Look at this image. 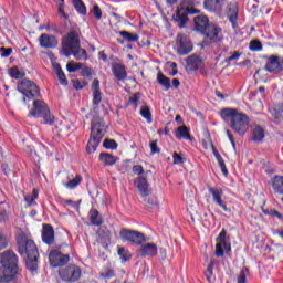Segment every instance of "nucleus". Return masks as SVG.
<instances>
[{
  "label": "nucleus",
  "instance_id": "60",
  "mask_svg": "<svg viewBox=\"0 0 283 283\" xmlns=\"http://www.w3.org/2000/svg\"><path fill=\"white\" fill-rule=\"evenodd\" d=\"M170 85H171V88H172V90H178V88L180 87V80H178V78H172Z\"/></svg>",
  "mask_w": 283,
  "mask_h": 283
},
{
  "label": "nucleus",
  "instance_id": "36",
  "mask_svg": "<svg viewBox=\"0 0 283 283\" xmlns=\"http://www.w3.org/2000/svg\"><path fill=\"white\" fill-rule=\"evenodd\" d=\"M217 262L216 260H211L210 263L208 264V268L205 272V275H206V280L208 282H212L213 281V269L216 266Z\"/></svg>",
  "mask_w": 283,
  "mask_h": 283
},
{
  "label": "nucleus",
  "instance_id": "32",
  "mask_svg": "<svg viewBox=\"0 0 283 283\" xmlns=\"http://www.w3.org/2000/svg\"><path fill=\"white\" fill-rule=\"evenodd\" d=\"M119 36H123L124 41H127V43H136L138 39H140V35L138 33H132L129 31H118Z\"/></svg>",
  "mask_w": 283,
  "mask_h": 283
},
{
  "label": "nucleus",
  "instance_id": "6",
  "mask_svg": "<svg viewBox=\"0 0 283 283\" xmlns=\"http://www.w3.org/2000/svg\"><path fill=\"white\" fill-rule=\"evenodd\" d=\"M107 129L109 126L105 125V119L99 115H94L91 119V135L88 143L86 145L87 154H94L96 149H98V145L103 138H105V134H107Z\"/></svg>",
  "mask_w": 283,
  "mask_h": 283
},
{
  "label": "nucleus",
  "instance_id": "64",
  "mask_svg": "<svg viewBox=\"0 0 283 283\" xmlns=\"http://www.w3.org/2000/svg\"><path fill=\"white\" fill-rule=\"evenodd\" d=\"M38 198H39V189L34 188V189L32 190L31 200L36 201Z\"/></svg>",
  "mask_w": 283,
  "mask_h": 283
},
{
  "label": "nucleus",
  "instance_id": "44",
  "mask_svg": "<svg viewBox=\"0 0 283 283\" xmlns=\"http://www.w3.org/2000/svg\"><path fill=\"white\" fill-rule=\"evenodd\" d=\"M57 14H59L60 19H65V21H67V19H70V14L65 13V3H60L57 6Z\"/></svg>",
  "mask_w": 283,
  "mask_h": 283
},
{
  "label": "nucleus",
  "instance_id": "41",
  "mask_svg": "<svg viewBox=\"0 0 283 283\" xmlns=\"http://www.w3.org/2000/svg\"><path fill=\"white\" fill-rule=\"evenodd\" d=\"M92 14L96 21H101L103 19V10L98 4H93Z\"/></svg>",
  "mask_w": 283,
  "mask_h": 283
},
{
  "label": "nucleus",
  "instance_id": "45",
  "mask_svg": "<svg viewBox=\"0 0 283 283\" xmlns=\"http://www.w3.org/2000/svg\"><path fill=\"white\" fill-rule=\"evenodd\" d=\"M150 155L154 156L156 154H160V148L158 147V140H151L149 143Z\"/></svg>",
  "mask_w": 283,
  "mask_h": 283
},
{
  "label": "nucleus",
  "instance_id": "38",
  "mask_svg": "<svg viewBox=\"0 0 283 283\" xmlns=\"http://www.w3.org/2000/svg\"><path fill=\"white\" fill-rule=\"evenodd\" d=\"M103 148L114 151V149H118V143L112 138H105L103 142Z\"/></svg>",
  "mask_w": 283,
  "mask_h": 283
},
{
  "label": "nucleus",
  "instance_id": "23",
  "mask_svg": "<svg viewBox=\"0 0 283 283\" xmlns=\"http://www.w3.org/2000/svg\"><path fill=\"white\" fill-rule=\"evenodd\" d=\"M272 189L274 193H277L279 196H283V176L275 175L272 179Z\"/></svg>",
  "mask_w": 283,
  "mask_h": 283
},
{
  "label": "nucleus",
  "instance_id": "25",
  "mask_svg": "<svg viewBox=\"0 0 283 283\" xmlns=\"http://www.w3.org/2000/svg\"><path fill=\"white\" fill-rule=\"evenodd\" d=\"M157 83L164 87L165 92L171 90V78L167 77L163 72L157 73Z\"/></svg>",
  "mask_w": 283,
  "mask_h": 283
},
{
  "label": "nucleus",
  "instance_id": "9",
  "mask_svg": "<svg viewBox=\"0 0 283 283\" xmlns=\"http://www.w3.org/2000/svg\"><path fill=\"white\" fill-rule=\"evenodd\" d=\"M59 275L62 280V282L66 283H75L81 280V275H83V271L78 268L76 264H70L65 268H63Z\"/></svg>",
  "mask_w": 283,
  "mask_h": 283
},
{
  "label": "nucleus",
  "instance_id": "7",
  "mask_svg": "<svg viewBox=\"0 0 283 283\" xmlns=\"http://www.w3.org/2000/svg\"><path fill=\"white\" fill-rule=\"evenodd\" d=\"M196 6H198V1L196 0L180 1L172 15V20L175 23H177L180 30L187 28V23H189V17H193V14H200V9H197Z\"/></svg>",
  "mask_w": 283,
  "mask_h": 283
},
{
  "label": "nucleus",
  "instance_id": "15",
  "mask_svg": "<svg viewBox=\"0 0 283 283\" xmlns=\"http://www.w3.org/2000/svg\"><path fill=\"white\" fill-rule=\"evenodd\" d=\"M39 40L40 46L45 48V50H54V48L59 45V40H56V36L48 33L41 34Z\"/></svg>",
  "mask_w": 283,
  "mask_h": 283
},
{
  "label": "nucleus",
  "instance_id": "33",
  "mask_svg": "<svg viewBox=\"0 0 283 283\" xmlns=\"http://www.w3.org/2000/svg\"><path fill=\"white\" fill-rule=\"evenodd\" d=\"M208 191H209V193L212 195L213 202H216L217 205L222 202V196L224 195L222 189H218L214 187H208Z\"/></svg>",
  "mask_w": 283,
  "mask_h": 283
},
{
  "label": "nucleus",
  "instance_id": "1",
  "mask_svg": "<svg viewBox=\"0 0 283 283\" xmlns=\"http://www.w3.org/2000/svg\"><path fill=\"white\" fill-rule=\"evenodd\" d=\"M17 90L22 94L21 102L30 109V102H32V108L28 113V118H43V125H54L55 117L50 111V106L41 94V87L36 85L32 80L23 78L18 82Z\"/></svg>",
  "mask_w": 283,
  "mask_h": 283
},
{
  "label": "nucleus",
  "instance_id": "30",
  "mask_svg": "<svg viewBox=\"0 0 283 283\" xmlns=\"http://www.w3.org/2000/svg\"><path fill=\"white\" fill-rule=\"evenodd\" d=\"M140 98H143V93L136 92L130 96L126 103V107H134L135 111L138 109V104L140 103Z\"/></svg>",
  "mask_w": 283,
  "mask_h": 283
},
{
  "label": "nucleus",
  "instance_id": "18",
  "mask_svg": "<svg viewBox=\"0 0 283 283\" xmlns=\"http://www.w3.org/2000/svg\"><path fill=\"white\" fill-rule=\"evenodd\" d=\"M112 73H113V76H115V78L117 81L123 82L127 78V67L125 66V64L113 63L112 64Z\"/></svg>",
  "mask_w": 283,
  "mask_h": 283
},
{
  "label": "nucleus",
  "instance_id": "22",
  "mask_svg": "<svg viewBox=\"0 0 283 283\" xmlns=\"http://www.w3.org/2000/svg\"><path fill=\"white\" fill-rule=\"evenodd\" d=\"M117 160H120V158L107 151H103L99 154V161L103 163L104 167H114Z\"/></svg>",
  "mask_w": 283,
  "mask_h": 283
},
{
  "label": "nucleus",
  "instance_id": "52",
  "mask_svg": "<svg viewBox=\"0 0 283 283\" xmlns=\"http://www.w3.org/2000/svg\"><path fill=\"white\" fill-rule=\"evenodd\" d=\"M56 76L61 85H63L64 87L69 85L67 76L65 75V72L62 71V73H57Z\"/></svg>",
  "mask_w": 283,
  "mask_h": 283
},
{
  "label": "nucleus",
  "instance_id": "62",
  "mask_svg": "<svg viewBox=\"0 0 283 283\" xmlns=\"http://www.w3.org/2000/svg\"><path fill=\"white\" fill-rule=\"evenodd\" d=\"M221 209H223V211H226V213H231V208L227 207V203H224L223 201H221L220 203H217Z\"/></svg>",
  "mask_w": 283,
  "mask_h": 283
},
{
  "label": "nucleus",
  "instance_id": "34",
  "mask_svg": "<svg viewBox=\"0 0 283 283\" xmlns=\"http://www.w3.org/2000/svg\"><path fill=\"white\" fill-rule=\"evenodd\" d=\"M83 67V63L75 62V61H69L66 64V71L69 74H74V72H78Z\"/></svg>",
  "mask_w": 283,
  "mask_h": 283
},
{
  "label": "nucleus",
  "instance_id": "46",
  "mask_svg": "<svg viewBox=\"0 0 283 283\" xmlns=\"http://www.w3.org/2000/svg\"><path fill=\"white\" fill-rule=\"evenodd\" d=\"M69 205V207H72V209H75V211H78V209H81V200L80 201H74L72 199H66L64 200V207Z\"/></svg>",
  "mask_w": 283,
  "mask_h": 283
},
{
  "label": "nucleus",
  "instance_id": "55",
  "mask_svg": "<svg viewBox=\"0 0 283 283\" xmlns=\"http://www.w3.org/2000/svg\"><path fill=\"white\" fill-rule=\"evenodd\" d=\"M228 140H230L233 150L235 151L238 149V147L235 146V137L231 134V130H226Z\"/></svg>",
  "mask_w": 283,
  "mask_h": 283
},
{
  "label": "nucleus",
  "instance_id": "11",
  "mask_svg": "<svg viewBox=\"0 0 283 283\" xmlns=\"http://www.w3.org/2000/svg\"><path fill=\"white\" fill-rule=\"evenodd\" d=\"M70 262V254H62L59 250H51L49 253V264L52 269L65 266Z\"/></svg>",
  "mask_w": 283,
  "mask_h": 283
},
{
  "label": "nucleus",
  "instance_id": "8",
  "mask_svg": "<svg viewBox=\"0 0 283 283\" xmlns=\"http://www.w3.org/2000/svg\"><path fill=\"white\" fill-rule=\"evenodd\" d=\"M217 244L214 250L216 258H224V251L231 252V237L227 235V229H222L217 237Z\"/></svg>",
  "mask_w": 283,
  "mask_h": 283
},
{
  "label": "nucleus",
  "instance_id": "19",
  "mask_svg": "<svg viewBox=\"0 0 283 283\" xmlns=\"http://www.w3.org/2000/svg\"><path fill=\"white\" fill-rule=\"evenodd\" d=\"M202 57H200L198 54L189 55L186 59V65L189 67L190 72H198V70L202 67Z\"/></svg>",
  "mask_w": 283,
  "mask_h": 283
},
{
  "label": "nucleus",
  "instance_id": "28",
  "mask_svg": "<svg viewBox=\"0 0 283 283\" xmlns=\"http://www.w3.org/2000/svg\"><path fill=\"white\" fill-rule=\"evenodd\" d=\"M238 14H240V8L238 7V3H230L227 9L228 21L238 19Z\"/></svg>",
  "mask_w": 283,
  "mask_h": 283
},
{
  "label": "nucleus",
  "instance_id": "14",
  "mask_svg": "<svg viewBox=\"0 0 283 283\" xmlns=\"http://www.w3.org/2000/svg\"><path fill=\"white\" fill-rule=\"evenodd\" d=\"M134 186L139 191L140 198L147 199L151 196V188H149V181L147 176H139L134 180Z\"/></svg>",
  "mask_w": 283,
  "mask_h": 283
},
{
  "label": "nucleus",
  "instance_id": "13",
  "mask_svg": "<svg viewBox=\"0 0 283 283\" xmlns=\"http://www.w3.org/2000/svg\"><path fill=\"white\" fill-rule=\"evenodd\" d=\"M264 59L268 60L264 66L265 72H269L270 74H280V72H283L282 62H280L279 55H266Z\"/></svg>",
  "mask_w": 283,
  "mask_h": 283
},
{
  "label": "nucleus",
  "instance_id": "16",
  "mask_svg": "<svg viewBox=\"0 0 283 283\" xmlns=\"http://www.w3.org/2000/svg\"><path fill=\"white\" fill-rule=\"evenodd\" d=\"M25 268L31 275H39V252L33 256H25Z\"/></svg>",
  "mask_w": 283,
  "mask_h": 283
},
{
  "label": "nucleus",
  "instance_id": "10",
  "mask_svg": "<svg viewBox=\"0 0 283 283\" xmlns=\"http://www.w3.org/2000/svg\"><path fill=\"white\" fill-rule=\"evenodd\" d=\"M18 242V253L20 255H25V258H32L39 253V248H36V243H34L30 239L19 238Z\"/></svg>",
  "mask_w": 283,
  "mask_h": 283
},
{
  "label": "nucleus",
  "instance_id": "21",
  "mask_svg": "<svg viewBox=\"0 0 283 283\" xmlns=\"http://www.w3.org/2000/svg\"><path fill=\"white\" fill-rule=\"evenodd\" d=\"M91 90L93 92V105H101V101H103V95L101 93V81L95 78L92 83Z\"/></svg>",
  "mask_w": 283,
  "mask_h": 283
},
{
  "label": "nucleus",
  "instance_id": "50",
  "mask_svg": "<svg viewBox=\"0 0 283 283\" xmlns=\"http://www.w3.org/2000/svg\"><path fill=\"white\" fill-rule=\"evenodd\" d=\"M10 54H12V48H4V46L0 48V55L2 59H8Z\"/></svg>",
  "mask_w": 283,
  "mask_h": 283
},
{
  "label": "nucleus",
  "instance_id": "54",
  "mask_svg": "<svg viewBox=\"0 0 283 283\" xmlns=\"http://www.w3.org/2000/svg\"><path fill=\"white\" fill-rule=\"evenodd\" d=\"M133 174H136L140 177L143 174H145V168H143V165H135L133 166Z\"/></svg>",
  "mask_w": 283,
  "mask_h": 283
},
{
  "label": "nucleus",
  "instance_id": "48",
  "mask_svg": "<svg viewBox=\"0 0 283 283\" xmlns=\"http://www.w3.org/2000/svg\"><path fill=\"white\" fill-rule=\"evenodd\" d=\"M8 248V237H6V233L3 231H0V251H3V249Z\"/></svg>",
  "mask_w": 283,
  "mask_h": 283
},
{
  "label": "nucleus",
  "instance_id": "59",
  "mask_svg": "<svg viewBox=\"0 0 283 283\" xmlns=\"http://www.w3.org/2000/svg\"><path fill=\"white\" fill-rule=\"evenodd\" d=\"M119 258L122 260V264H125V262H129V260H132V254L125 253V254H122Z\"/></svg>",
  "mask_w": 283,
  "mask_h": 283
},
{
  "label": "nucleus",
  "instance_id": "51",
  "mask_svg": "<svg viewBox=\"0 0 283 283\" xmlns=\"http://www.w3.org/2000/svg\"><path fill=\"white\" fill-rule=\"evenodd\" d=\"M143 200L145 202H147L148 205H150L151 207H158V198L154 197V196H150V197H146L143 198Z\"/></svg>",
  "mask_w": 283,
  "mask_h": 283
},
{
  "label": "nucleus",
  "instance_id": "2",
  "mask_svg": "<svg viewBox=\"0 0 283 283\" xmlns=\"http://www.w3.org/2000/svg\"><path fill=\"white\" fill-rule=\"evenodd\" d=\"M123 242H130L137 250L138 258H156L158 255V245L149 242V238L145 233L136 230L123 229L119 233ZM148 242V243H147Z\"/></svg>",
  "mask_w": 283,
  "mask_h": 283
},
{
  "label": "nucleus",
  "instance_id": "56",
  "mask_svg": "<svg viewBox=\"0 0 283 283\" xmlns=\"http://www.w3.org/2000/svg\"><path fill=\"white\" fill-rule=\"evenodd\" d=\"M242 56V53L240 52H234L232 55H230L229 57H227L224 60V63H231V61H238V59H240Z\"/></svg>",
  "mask_w": 283,
  "mask_h": 283
},
{
  "label": "nucleus",
  "instance_id": "63",
  "mask_svg": "<svg viewBox=\"0 0 283 283\" xmlns=\"http://www.w3.org/2000/svg\"><path fill=\"white\" fill-rule=\"evenodd\" d=\"M24 201L29 205V207H32V205H36V201L32 200L31 196L24 197Z\"/></svg>",
  "mask_w": 283,
  "mask_h": 283
},
{
  "label": "nucleus",
  "instance_id": "31",
  "mask_svg": "<svg viewBox=\"0 0 283 283\" xmlns=\"http://www.w3.org/2000/svg\"><path fill=\"white\" fill-rule=\"evenodd\" d=\"M72 3L77 14L81 17H87V7L83 0H72Z\"/></svg>",
  "mask_w": 283,
  "mask_h": 283
},
{
  "label": "nucleus",
  "instance_id": "37",
  "mask_svg": "<svg viewBox=\"0 0 283 283\" xmlns=\"http://www.w3.org/2000/svg\"><path fill=\"white\" fill-rule=\"evenodd\" d=\"M9 76L19 81V78H23V76H25V73L21 72L19 66H13L9 69Z\"/></svg>",
  "mask_w": 283,
  "mask_h": 283
},
{
  "label": "nucleus",
  "instance_id": "47",
  "mask_svg": "<svg viewBox=\"0 0 283 283\" xmlns=\"http://www.w3.org/2000/svg\"><path fill=\"white\" fill-rule=\"evenodd\" d=\"M73 83V88L76 90L77 92L83 90L84 87H87V83L83 82L81 83V80H72Z\"/></svg>",
  "mask_w": 283,
  "mask_h": 283
},
{
  "label": "nucleus",
  "instance_id": "29",
  "mask_svg": "<svg viewBox=\"0 0 283 283\" xmlns=\"http://www.w3.org/2000/svg\"><path fill=\"white\" fill-rule=\"evenodd\" d=\"M90 222L94 227H101V224H103V217H101V212H98L96 209H91Z\"/></svg>",
  "mask_w": 283,
  "mask_h": 283
},
{
  "label": "nucleus",
  "instance_id": "39",
  "mask_svg": "<svg viewBox=\"0 0 283 283\" xmlns=\"http://www.w3.org/2000/svg\"><path fill=\"white\" fill-rule=\"evenodd\" d=\"M249 50L250 52H262L263 45L260 40H252L249 43Z\"/></svg>",
  "mask_w": 283,
  "mask_h": 283
},
{
  "label": "nucleus",
  "instance_id": "17",
  "mask_svg": "<svg viewBox=\"0 0 283 283\" xmlns=\"http://www.w3.org/2000/svg\"><path fill=\"white\" fill-rule=\"evenodd\" d=\"M42 242L52 247L54 244V228L52 224H44L42 228Z\"/></svg>",
  "mask_w": 283,
  "mask_h": 283
},
{
  "label": "nucleus",
  "instance_id": "58",
  "mask_svg": "<svg viewBox=\"0 0 283 283\" xmlns=\"http://www.w3.org/2000/svg\"><path fill=\"white\" fill-rule=\"evenodd\" d=\"M53 72L59 75L63 72V69L61 67V64L60 63H54L53 64Z\"/></svg>",
  "mask_w": 283,
  "mask_h": 283
},
{
  "label": "nucleus",
  "instance_id": "12",
  "mask_svg": "<svg viewBox=\"0 0 283 283\" xmlns=\"http://www.w3.org/2000/svg\"><path fill=\"white\" fill-rule=\"evenodd\" d=\"M177 52L179 56H187L190 52L193 51V44L191 43V39L187 36L185 33H179L177 35Z\"/></svg>",
  "mask_w": 283,
  "mask_h": 283
},
{
  "label": "nucleus",
  "instance_id": "5",
  "mask_svg": "<svg viewBox=\"0 0 283 283\" xmlns=\"http://www.w3.org/2000/svg\"><path fill=\"white\" fill-rule=\"evenodd\" d=\"M220 117L224 123H229L230 129L238 136H244L249 130V115L238 112V108H222L220 111Z\"/></svg>",
  "mask_w": 283,
  "mask_h": 283
},
{
  "label": "nucleus",
  "instance_id": "57",
  "mask_svg": "<svg viewBox=\"0 0 283 283\" xmlns=\"http://www.w3.org/2000/svg\"><path fill=\"white\" fill-rule=\"evenodd\" d=\"M116 275V273H114V270H106L105 272H103L101 274V276L104 279V280H112V277H114Z\"/></svg>",
  "mask_w": 283,
  "mask_h": 283
},
{
  "label": "nucleus",
  "instance_id": "20",
  "mask_svg": "<svg viewBox=\"0 0 283 283\" xmlns=\"http://www.w3.org/2000/svg\"><path fill=\"white\" fill-rule=\"evenodd\" d=\"M191 128L182 125L178 126L175 130V137L178 140H193V136H191Z\"/></svg>",
  "mask_w": 283,
  "mask_h": 283
},
{
  "label": "nucleus",
  "instance_id": "42",
  "mask_svg": "<svg viewBox=\"0 0 283 283\" xmlns=\"http://www.w3.org/2000/svg\"><path fill=\"white\" fill-rule=\"evenodd\" d=\"M80 70H81L80 76H83L84 78H92V74H93L92 67L82 64V67Z\"/></svg>",
  "mask_w": 283,
  "mask_h": 283
},
{
  "label": "nucleus",
  "instance_id": "53",
  "mask_svg": "<svg viewBox=\"0 0 283 283\" xmlns=\"http://www.w3.org/2000/svg\"><path fill=\"white\" fill-rule=\"evenodd\" d=\"M9 218H10V214H8V210L0 209V224H2V222H8Z\"/></svg>",
  "mask_w": 283,
  "mask_h": 283
},
{
  "label": "nucleus",
  "instance_id": "43",
  "mask_svg": "<svg viewBox=\"0 0 283 283\" xmlns=\"http://www.w3.org/2000/svg\"><path fill=\"white\" fill-rule=\"evenodd\" d=\"M185 163H187V158L176 151L172 153V165H185Z\"/></svg>",
  "mask_w": 283,
  "mask_h": 283
},
{
  "label": "nucleus",
  "instance_id": "61",
  "mask_svg": "<svg viewBox=\"0 0 283 283\" xmlns=\"http://www.w3.org/2000/svg\"><path fill=\"white\" fill-rule=\"evenodd\" d=\"M272 217L273 218H277L279 220H281V222H283V214L280 213V211L272 209Z\"/></svg>",
  "mask_w": 283,
  "mask_h": 283
},
{
  "label": "nucleus",
  "instance_id": "35",
  "mask_svg": "<svg viewBox=\"0 0 283 283\" xmlns=\"http://www.w3.org/2000/svg\"><path fill=\"white\" fill-rule=\"evenodd\" d=\"M81 182H83V177L81 175H76L65 184V187L66 189H76Z\"/></svg>",
  "mask_w": 283,
  "mask_h": 283
},
{
  "label": "nucleus",
  "instance_id": "4",
  "mask_svg": "<svg viewBox=\"0 0 283 283\" xmlns=\"http://www.w3.org/2000/svg\"><path fill=\"white\" fill-rule=\"evenodd\" d=\"M62 54L70 59L74 56L76 61H87L90 55L87 50L81 46V35L76 29H70L62 38Z\"/></svg>",
  "mask_w": 283,
  "mask_h": 283
},
{
  "label": "nucleus",
  "instance_id": "49",
  "mask_svg": "<svg viewBox=\"0 0 283 283\" xmlns=\"http://www.w3.org/2000/svg\"><path fill=\"white\" fill-rule=\"evenodd\" d=\"M217 161L223 176H229V169H227V164L224 163V159L221 157L220 159H217Z\"/></svg>",
  "mask_w": 283,
  "mask_h": 283
},
{
  "label": "nucleus",
  "instance_id": "24",
  "mask_svg": "<svg viewBox=\"0 0 283 283\" xmlns=\"http://www.w3.org/2000/svg\"><path fill=\"white\" fill-rule=\"evenodd\" d=\"M264 128L260 125H256L252 130L251 140L252 143H262L265 137Z\"/></svg>",
  "mask_w": 283,
  "mask_h": 283
},
{
  "label": "nucleus",
  "instance_id": "3",
  "mask_svg": "<svg viewBox=\"0 0 283 283\" xmlns=\"http://www.w3.org/2000/svg\"><path fill=\"white\" fill-rule=\"evenodd\" d=\"M192 30L203 36L202 42L199 43L202 49L209 48L212 43H218L220 41V32H222V28L211 23L205 14L193 18Z\"/></svg>",
  "mask_w": 283,
  "mask_h": 283
},
{
  "label": "nucleus",
  "instance_id": "40",
  "mask_svg": "<svg viewBox=\"0 0 283 283\" xmlns=\"http://www.w3.org/2000/svg\"><path fill=\"white\" fill-rule=\"evenodd\" d=\"M249 268L244 266L240 270V273L237 277V283H247V275H249Z\"/></svg>",
  "mask_w": 283,
  "mask_h": 283
},
{
  "label": "nucleus",
  "instance_id": "27",
  "mask_svg": "<svg viewBox=\"0 0 283 283\" xmlns=\"http://www.w3.org/2000/svg\"><path fill=\"white\" fill-rule=\"evenodd\" d=\"M227 0H205L203 7L208 12H216L218 8L222 6Z\"/></svg>",
  "mask_w": 283,
  "mask_h": 283
},
{
  "label": "nucleus",
  "instance_id": "26",
  "mask_svg": "<svg viewBox=\"0 0 283 283\" xmlns=\"http://www.w3.org/2000/svg\"><path fill=\"white\" fill-rule=\"evenodd\" d=\"M139 114L148 124L154 123V117L151 115V107L147 105L146 102H143V106L140 107Z\"/></svg>",
  "mask_w": 283,
  "mask_h": 283
}]
</instances>
